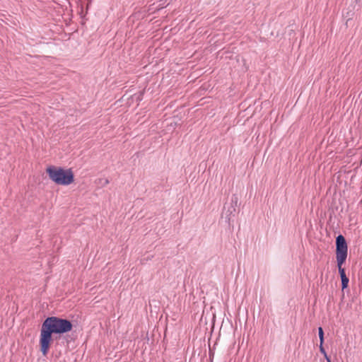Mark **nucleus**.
Listing matches in <instances>:
<instances>
[{
    "label": "nucleus",
    "instance_id": "1",
    "mask_svg": "<svg viewBox=\"0 0 362 362\" xmlns=\"http://www.w3.org/2000/svg\"><path fill=\"white\" fill-rule=\"evenodd\" d=\"M73 329L71 320L57 316H49L42 322L40 329L39 346L42 356H47L54 337H60Z\"/></svg>",
    "mask_w": 362,
    "mask_h": 362
},
{
    "label": "nucleus",
    "instance_id": "2",
    "mask_svg": "<svg viewBox=\"0 0 362 362\" xmlns=\"http://www.w3.org/2000/svg\"><path fill=\"white\" fill-rule=\"evenodd\" d=\"M49 178L55 184L67 186L74 181V175L71 168L50 165L46 169Z\"/></svg>",
    "mask_w": 362,
    "mask_h": 362
},
{
    "label": "nucleus",
    "instance_id": "3",
    "mask_svg": "<svg viewBox=\"0 0 362 362\" xmlns=\"http://www.w3.org/2000/svg\"><path fill=\"white\" fill-rule=\"evenodd\" d=\"M348 246L345 238L339 235L336 238V258L337 262L344 264L347 257Z\"/></svg>",
    "mask_w": 362,
    "mask_h": 362
},
{
    "label": "nucleus",
    "instance_id": "4",
    "mask_svg": "<svg viewBox=\"0 0 362 362\" xmlns=\"http://www.w3.org/2000/svg\"><path fill=\"white\" fill-rule=\"evenodd\" d=\"M235 213L236 209H235L233 206H224L222 216L226 218V221L228 223L229 226L231 225V222H233V217L235 216Z\"/></svg>",
    "mask_w": 362,
    "mask_h": 362
},
{
    "label": "nucleus",
    "instance_id": "5",
    "mask_svg": "<svg viewBox=\"0 0 362 362\" xmlns=\"http://www.w3.org/2000/svg\"><path fill=\"white\" fill-rule=\"evenodd\" d=\"M343 264L337 263V267L339 269V273L340 274L341 280V289L344 291L349 286V279L346 276L345 273L344 268L342 267Z\"/></svg>",
    "mask_w": 362,
    "mask_h": 362
},
{
    "label": "nucleus",
    "instance_id": "6",
    "mask_svg": "<svg viewBox=\"0 0 362 362\" xmlns=\"http://www.w3.org/2000/svg\"><path fill=\"white\" fill-rule=\"evenodd\" d=\"M238 197L237 195L233 194L231 197L230 203L228 204V206H233L235 209L238 206Z\"/></svg>",
    "mask_w": 362,
    "mask_h": 362
},
{
    "label": "nucleus",
    "instance_id": "7",
    "mask_svg": "<svg viewBox=\"0 0 362 362\" xmlns=\"http://www.w3.org/2000/svg\"><path fill=\"white\" fill-rule=\"evenodd\" d=\"M318 335L321 344L324 343V331L321 327L318 328Z\"/></svg>",
    "mask_w": 362,
    "mask_h": 362
},
{
    "label": "nucleus",
    "instance_id": "8",
    "mask_svg": "<svg viewBox=\"0 0 362 362\" xmlns=\"http://www.w3.org/2000/svg\"><path fill=\"white\" fill-rule=\"evenodd\" d=\"M319 348H320V351L322 354H324V356H325V358L327 359V358H329V357H328V356H327V353H326V351H325V348H324V346H323V344H321V343H320Z\"/></svg>",
    "mask_w": 362,
    "mask_h": 362
},
{
    "label": "nucleus",
    "instance_id": "9",
    "mask_svg": "<svg viewBox=\"0 0 362 362\" xmlns=\"http://www.w3.org/2000/svg\"><path fill=\"white\" fill-rule=\"evenodd\" d=\"M327 362H332L329 358H327Z\"/></svg>",
    "mask_w": 362,
    "mask_h": 362
}]
</instances>
